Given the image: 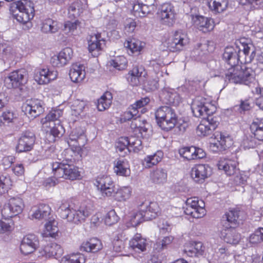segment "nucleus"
<instances>
[{
  "instance_id": "38",
  "label": "nucleus",
  "mask_w": 263,
  "mask_h": 263,
  "mask_svg": "<svg viewBox=\"0 0 263 263\" xmlns=\"http://www.w3.org/2000/svg\"><path fill=\"white\" fill-rule=\"evenodd\" d=\"M237 46H239V44L241 46L245 57V63H249L252 61L254 58V55L253 54L255 52L254 50H253L251 52V55L250 53L251 51V48L253 47V45L250 43L248 39L246 38H241L239 40L236 41V43ZM241 50V49L239 48V52Z\"/></svg>"
},
{
  "instance_id": "30",
  "label": "nucleus",
  "mask_w": 263,
  "mask_h": 263,
  "mask_svg": "<svg viewBox=\"0 0 263 263\" xmlns=\"http://www.w3.org/2000/svg\"><path fill=\"white\" fill-rule=\"evenodd\" d=\"M179 153L182 157L189 161L201 159L205 156L202 149L193 146L180 148Z\"/></svg>"
},
{
  "instance_id": "10",
  "label": "nucleus",
  "mask_w": 263,
  "mask_h": 263,
  "mask_svg": "<svg viewBox=\"0 0 263 263\" xmlns=\"http://www.w3.org/2000/svg\"><path fill=\"white\" fill-rule=\"evenodd\" d=\"M189 43V39L181 32L176 31L164 42V46L171 52H177L183 50Z\"/></svg>"
},
{
  "instance_id": "2",
  "label": "nucleus",
  "mask_w": 263,
  "mask_h": 263,
  "mask_svg": "<svg viewBox=\"0 0 263 263\" xmlns=\"http://www.w3.org/2000/svg\"><path fill=\"white\" fill-rule=\"evenodd\" d=\"M78 203V201L73 198L63 200L59 209L61 218L78 223L84 221L95 209L93 203L89 200L82 202L79 207Z\"/></svg>"
},
{
  "instance_id": "31",
  "label": "nucleus",
  "mask_w": 263,
  "mask_h": 263,
  "mask_svg": "<svg viewBox=\"0 0 263 263\" xmlns=\"http://www.w3.org/2000/svg\"><path fill=\"white\" fill-rule=\"evenodd\" d=\"M40 253L46 258H57L63 254V249L61 245L55 242H50L42 248Z\"/></svg>"
},
{
  "instance_id": "50",
  "label": "nucleus",
  "mask_w": 263,
  "mask_h": 263,
  "mask_svg": "<svg viewBox=\"0 0 263 263\" xmlns=\"http://www.w3.org/2000/svg\"><path fill=\"white\" fill-rule=\"evenodd\" d=\"M12 185V181L8 174L0 175V195L7 192Z\"/></svg>"
},
{
  "instance_id": "18",
  "label": "nucleus",
  "mask_w": 263,
  "mask_h": 263,
  "mask_svg": "<svg viewBox=\"0 0 263 263\" xmlns=\"http://www.w3.org/2000/svg\"><path fill=\"white\" fill-rule=\"evenodd\" d=\"M139 206L141 215L147 219H155L161 214V208L159 203L157 201L145 200Z\"/></svg>"
},
{
  "instance_id": "54",
  "label": "nucleus",
  "mask_w": 263,
  "mask_h": 263,
  "mask_svg": "<svg viewBox=\"0 0 263 263\" xmlns=\"http://www.w3.org/2000/svg\"><path fill=\"white\" fill-rule=\"evenodd\" d=\"M119 219L120 217L114 209H111L107 212L102 219L104 223L108 226L115 224L119 221Z\"/></svg>"
},
{
  "instance_id": "55",
  "label": "nucleus",
  "mask_w": 263,
  "mask_h": 263,
  "mask_svg": "<svg viewBox=\"0 0 263 263\" xmlns=\"http://www.w3.org/2000/svg\"><path fill=\"white\" fill-rule=\"evenodd\" d=\"M139 41L134 39H128L124 42V46L128 49L132 53L140 52L142 47Z\"/></svg>"
},
{
  "instance_id": "34",
  "label": "nucleus",
  "mask_w": 263,
  "mask_h": 263,
  "mask_svg": "<svg viewBox=\"0 0 263 263\" xmlns=\"http://www.w3.org/2000/svg\"><path fill=\"white\" fill-rule=\"evenodd\" d=\"M243 213V212L238 206L230 208L223 215L222 218L226 219L230 224L237 225L241 220Z\"/></svg>"
},
{
  "instance_id": "62",
  "label": "nucleus",
  "mask_w": 263,
  "mask_h": 263,
  "mask_svg": "<svg viewBox=\"0 0 263 263\" xmlns=\"http://www.w3.org/2000/svg\"><path fill=\"white\" fill-rule=\"evenodd\" d=\"M130 217V223L133 227H136L139 225L141 222L142 219L144 218L143 215H141L140 210L139 212L132 213Z\"/></svg>"
},
{
  "instance_id": "5",
  "label": "nucleus",
  "mask_w": 263,
  "mask_h": 263,
  "mask_svg": "<svg viewBox=\"0 0 263 263\" xmlns=\"http://www.w3.org/2000/svg\"><path fill=\"white\" fill-rule=\"evenodd\" d=\"M155 118L158 126L164 132L172 130L178 124V116L172 107L163 106L155 112Z\"/></svg>"
},
{
  "instance_id": "41",
  "label": "nucleus",
  "mask_w": 263,
  "mask_h": 263,
  "mask_svg": "<svg viewBox=\"0 0 263 263\" xmlns=\"http://www.w3.org/2000/svg\"><path fill=\"white\" fill-rule=\"evenodd\" d=\"M59 22L50 18L43 20L41 24V30L44 33H54L59 31Z\"/></svg>"
},
{
  "instance_id": "56",
  "label": "nucleus",
  "mask_w": 263,
  "mask_h": 263,
  "mask_svg": "<svg viewBox=\"0 0 263 263\" xmlns=\"http://www.w3.org/2000/svg\"><path fill=\"white\" fill-rule=\"evenodd\" d=\"M85 258L82 254L67 255L62 258L61 263H85Z\"/></svg>"
},
{
  "instance_id": "17",
  "label": "nucleus",
  "mask_w": 263,
  "mask_h": 263,
  "mask_svg": "<svg viewBox=\"0 0 263 263\" xmlns=\"http://www.w3.org/2000/svg\"><path fill=\"white\" fill-rule=\"evenodd\" d=\"M147 76V73L144 67L140 66H135L129 70L126 75V79L128 82L132 86H138L141 83L146 86L148 83L145 79Z\"/></svg>"
},
{
  "instance_id": "57",
  "label": "nucleus",
  "mask_w": 263,
  "mask_h": 263,
  "mask_svg": "<svg viewBox=\"0 0 263 263\" xmlns=\"http://www.w3.org/2000/svg\"><path fill=\"white\" fill-rule=\"evenodd\" d=\"M128 137H121L115 143L116 150L117 152L121 153L127 149L129 152Z\"/></svg>"
},
{
  "instance_id": "24",
  "label": "nucleus",
  "mask_w": 263,
  "mask_h": 263,
  "mask_svg": "<svg viewBox=\"0 0 263 263\" xmlns=\"http://www.w3.org/2000/svg\"><path fill=\"white\" fill-rule=\"evenodd\" d=\"M39 243V240L35 235H26L23 238L21 242L20 251L25 255L31 254L37 249Z\"/></svg>"
},
{
  "instance_id": "13",
  "label": "nucleus",
  "mask_w": 263,
  "mask_h": 263,
  "mask_svg": "<svg viewBox=\"0 0 263 263\" xmlns=\"http://www.w3.org/2000/svg\"><path fill=\"white\" fill-rule=\"evenodd\" d=\"M25 208L23 199L18 196L11 197L2 210L3 217H14L21 214Z\"/></svg>"
},
{
  "instance_id": "3",
  "label": "nucleus",
  "mask_w": 263,
  "mask_h": 263,
  "mask_svg": "<svg viewBox=\"0 0 263 263\" xmlns=\"http://www.w3.org/2000/svg\"><path fill=\"white\" fill-rule=\"evenodd\" d=\"M65 160L66 162L59 163L55 162L52 164L53 176L48 178L45 181L46 186H53L59 183V179L70 180L71 181L80 180L82 179L81 172L79 168L72 163L75 159L72 154L65 153Z\"/></svg>"
},
{
  "instance_id": "43",
  "label": "nucleus",
  "mask_w": 263,
  "mask_h": 263,
  "mask_svg": "<svg viewBox=\"0 0 263 263\" xmlns=\"http://www.w3.org/2000/svg\"><path fill=\"white\" fill-rule=\"evenodd\" d=\"M112 101V95L109 91H106L98 99L97 107L99 111H104L109 108Z\"/></svg>"
},
{
  "instance_id": "19",
  "label": "nucleus",
  "mask_w": 263,
  "mask_h": 263,
  "mask_svg": "<svg viewBox=\"0 0 263 263\" xmlns=\"http://www.w3.org/2000/svg\"><path fill=\"white\" fill-rule=\"evenodd\" d=\"M36 138L34 134L30 130L23 132L18 140L16 151L18 153L31 151L34 145Z\"/></svg>"
},
{
  "instance_id": "25",
  "label": "nucleus",
  "mask_w": 263,
  "mask_h": 263,
  "mask_svg": "<svg viewBox=\"0 0 263 263\" xmlns=\"http://www.w3.org/2000/svg\"><path fill=\"white\" fill-rule=\"evenodd\" d=\"M58 76L57 70L48 67L39 69L35 74L34 79L40 85L47 84L56 80Z\"/></svg>"
},
{
  "instance_id": "64",
  "label": "nucleus",
  "mask_w": 263,
  "mask_h": 263,
  "mask_svg": "<svg viewBox=\"0 0 263 263\" xmlns=\"http://www.w3.org/2000/svg\"><path fill=\"white\" fill-rule=\"evenodd\" d=\"M252 107V103L250 99L241 100L239 105L238 110L240 112L250 110Z\"/></svg>"
},
{
  "instance_id": "61",
  "label": "nucleus",
  "mask_w": 263,
  "mask_h": 263,
  "mask_svg": "<svg viewBox=\"0 0 263 263\" xmlns=\"http://www.w3.org/2000/svg\"><path fill=\"white\" fill-rule=\"evenodd\" d=\"M146 7V5H141L139 4H135L132 10V14L137 18L144 17L147 13L144 10Z\"/></svg>"
},
{
  "instance_id": "36",
  "label": "nucleus",
  "mask_w": 263,
  "mask_h": 263,
  "mask_svg": "<svg viewBox=\"0 0 263 263\" xmlns=\"http://www.w3.org/2000/svg\"><path fill=\"white\" fill-rule=\"evenodd\" d=\"M147 245L146 239L141 234L136 233L129 240V247L135 251L141 253L146 249Z\"/></svg>"
},
{
  "instance_id": "49",
  "label": "nucleus",
  "mask_w": 263,
  "mask_h": 263,
  "mask_svg": "<svg viewBox=\"0 0 263 263\" xmlns=\"http://www.w3.org/2000/svg\"><path fill=\"white\" fill-rule=\"evenodd\" d=\"M150 177L154 183H160L166 180L167 173L162 168H157L151 173Z\"/></svg>"
},
{
  "instance_id": "33",
  "label": "nucleus",
  "mask_w": 263,
  "mask_h": 263,
  "mask_svg": "<svg viewBox=\"0 0 263 263\" xmlns=\"http://www.w3.org/2000/svg\"><path fill=\"white\" fill-rule=\"evenodd\" d=\"M103 248L102 243L97 237H92L84 241L80 247L81 251L88 253H96Z\"/></svg>"
},
{
  "instance_id": "42",
  "label": "nucleus",
  "mask_w": 263,
  "mask_h": 263,
  "mask_svg": "<svg viewBox=\"0 0 263 263\" xmlns=\"http://www.w3.org/2000/svg\"><path fill=\"white\" fill-rule=\"evenodd\" d=\"M250 130L254 139L263 141V118L253 121L250 125Z\"/></svg>"
},
{
  "instance_id": "12",
  "label": "nucleus",
  "mask_w": 263,
  "mask_h": 263,
  "mask_svg": "<svg viewBox=\"0 0 263 263\" xmlns=\"http://www.w3.org/2000/svg\"><path fill=\"white\" fill-rule=\"evenodd\" d=\"M86 141V136L83 131L80 129H73L69 134L67 141L70 150H66L64 153L67 154H73L77 152L80 154L82 147L84 145Z\"/></svg>"
},
{
  "instance_id": "63",
  "label": "nucleus",
  "mask_w": 263,
  "mask_h": 263,
  "mask_svg": "<svg viewBox=\"0 0 263 263\" xmlns=\"http://www.w3.org/2000/svg\"><path fill=\"white\" fill-rule=\"evenodd\" d=\"M174 240V237L172 236H165L159 241L156 242L157 248L159 249H164L172 243Z\"/></svg>"
},
{
  "instance_id": "39",
  "label": "nucleus",
  "mask_w": 263,
  "mask_h": 263,
  "mask_svg": "<svg viewBox=\"0 0 263 263\" xmlns=\"http://www.w3.org/2000/svg\"><path fill=\"white\" fill-rule=\"evenodd\" d=\"M86 72L83 65H73L69 72L71 80L75 83H81L85 79Z\"/></svg>"
},
{
  "instance_id": "14",
  "label": "nucleus",
  "mask_w": 263,
  "mask_h": 263,
  "mask_svg": "<svg viewBox=\"0 0 263 263\" xmlns=\"http://www.w3.org/2000/svg\"><path fill=\"white\" fill-rule=\"evenodd\" d=\"M28 73L24 68L11 72L4 80L5 86L8 89L18 88L27 82Z\"/></svg>"
},
{
  "instance_id": "27",
  "label": "nucleus",
  "mask_w": 263,
  "mask_h": 263,
  "mask_svg": "<svg viewBox=\"0 0 263 263\" xmlns=\"http://www.w3.org/2000/svg\"><path fill=\"white\" fill-rule=\"evenodd\" d=\"M238 162L237 158L222 157L218 160L217 166L219 170L223 171L228 176L236 173Z\"/></svg>"
},
{
  "instance_id": "40",
  "label": "nucleus",
  "mask_w": 263,
  "mask_h": 263,
  "mask_svg": "<svg viewBox=\"0 0 263 263\" xmlns=\"http://www.w3.org/2000/svg\"><path fill=\"white\" fill-rule=\"evenodd\" d=\"M163 158L162 151H157L153 155H147L142 161V165L146 168H150L157 165Z\"/></svg>"
},
{
  "instance_id": "53",
  "label": "nucleus",
  "mask_w": 263,
  "mask_h": 263,
  "mask_svg": "<svg viewBox=\"0 0 263 263\" xmlns=\"http://www.w3.org/2000/svg\"><path fill=\"white\" fill-rule=\"evenodd\" d=\"M110 63L115 69L118 70H123L127 68L128 62L124 56L121 55L111 60Z\"/></svg>"
},
{
  "instance_id": "37",
  "label": "nucleus",
  "mask_w": 263,
  "mask_h": 263,
  "mask_svg": "<svg viewBox=\"0 0 263 263\" xmlns=\"http://www.w3.org/2000/svg\"><path fill=\"white\" fill-rule=\"evenodd\" d=\"M132 193L133 190L130 186H123L115 190L111 198L116 201L124 202L131 198Z\"/></svg>"
},
{
  "instance_id": "20",
  "label": "nucleus",
  "mask_w": 263,
  "mask_h": 263,
  "mask_svg": "<svg viewBox=\"0 0 263 263\" xmlns=\"http://www.w3.org/2000/svg\"><path fill=\"white\" fill-rule=\"evenodd\" d=\"M219 122L216 117L209 116L203 119L198 125L196 132L199 136H207L211 135L217 127Z\"/></svg>"
},
{
  "instance_id": "15",
  "label": "nucleus",
  "mask_w": 263,
  "mask_h": 263,
  "mask_svg": "<svg viewBox=\"0 0 263 263\" xmlns=\"http://www.w3.org/2000/svg\"><path fill=\"white\" fill-rule=\"evenodd\" d=\"M174 6L170 3H165L160 6L157 12L158 18L163 25L171 26L176 20Z\"/></svg>"
},
{
  "instance_id": "60",
  "label": "nucleus",
  "mask_w": 263,
  "mask_h": 263,
  "mask_svg": "<svg viewBox=\"0 0 263 263\" xmlns=\"http://www.w3.org/2000/svg\"><path fill=\"white\" fill-rule=\"evenodd\" d=\"M140 117H134L131 120L130 128L133 129L134 132H138L139 133H141L143 129L144 122L141 121Z\"/></svg>"
},
{
  "instance_id": "22",
  "label": "nucleus",
  "mask_w": 263,
  "mask_h": 263,
  "mask_svg": "<svg viewBox=\"0 0 263 263\" xmlns=\"http://www.w3.org/2000/svg\"><path fill=\"white\" fill-rule=\"evenodd\" d=\"M150 99L148 97L142 98L132 104L126 111L124 112L121 118V121L125 122L130 120L134 117H140L139 109L147 105Z\"/></svg>"
},
{
  "instance_id": "21",
  "label": "nucleus",
  "mask_w": 263,
  "mask_h": 263,
  "mask_svg": "<svg viewBox=\"0 0 263 263\" xmlns=\"http://www.w3.org/2000/svg\"><path fill=\"white\" fill-rule=\"evenodd\" d=\"M22 109L26 115L32 118L39 116L44 111L41 101L36 99L26 100L22 106Z\"/></svg>"
},
{
  "instance_id": "51",
  "label": "nucleus",
  "mask_w": 263,
  "mask_h": 263,
  "mask_svg": "<svg viewBox=\"0 0 263 263\" xmlns=\"http://www.w3.org/2000/svg\"><path fill=\"white\" fill-rule=\"evenodd\" d=\"M0 51H2L3 56L6 58L11 59L14 57L12 47L2 37H0Z\"/></svg>"
},
{
  "instance_id": "7",
  "label": "nucleus",
  "mask_w": 263,
  "mask_h": 263,
  "mask_svg": "<svg viewBox=\"0 0 263 263\" xmlns=\"http://www.w3.org/2000/svg\"><path fill=\"white\" fill-rule=\"evenodd\" d=\"M191 109L194 116L200 117L204 115L212 116L217 110L215 105L207 102L206 99L201 96H197L193 99Z\"/></svg>"
},
{
  "instance_id": "58",
  "label": "nucleus",
  "mask_w": 263,
  "mask_h": 263,
  "mask_svg": "<svg viewBox=\"0 0 263 263\" xmlns=\"http://www.w3.org/2000/svg\"><path fill=\"white\" fill-rule=\"evenodd\" d=\"M81 25V22L79 20L73 21L67 20L64 23L63 30L67 33H72Z\"/></svg>"
},
{
  "instance_id": "9",
  "label": "nucleus",
  "mask_w": 263,
  "mask_h": 263,
  "mask_svg": "<svg viewBox=\"0 0 263 263\" xmlns=\"http://www.w3.org/2000/svg\"><path fill=\"white\" fill-rule=\"evenodd\" d=\"M213 141L210 143L211 149L215 153L222 152L231 146L233 140L227 132L217 131L213 135Z\"/></svg>"
},
{
  "instance_id": "23",
  "label": "nucleus",
  "mask_w": 263,
  "mask_h": 263,
  "mask_svg": "<svg viewBox=\"0 0 263 263\" xmlns=\"http://www.w3.org/2000/svg\"><path fill=\"white\" fill-rule=\"evenodd\" d=\"M73 50L70 47H65L58 54L53 55L50 63L53 67H62L67 65L73 56Z\"/></svg>"
},
{
  "instance_id": "4",
  "label": "nucleus",
  "mask_w": 263,
  "mask_h": 263,
  "mask_svg": "<svg viewBox=\"0 0 263 263\" xmlns=\"http://www.w3.org/2000/svg\"><path fill=\"white\" fill-rule=\"evenodd\" d=\"M63 114L61 109H52L41 120L46 138L50 143L58 141L65 133V128L60 120Z\"/></svg>"
},
{
  "instance_id": "16",
  "label": "nucleus",
  "mask_w": 263,
  "mask_h": 263,
  "mask_svg": "<svg viewBox=\"0 0 263 263\" xmlns=\"http://www.w3.org/2000/svg\"><path fill=\"white\" fill-rule=\"evenodd\" d=\"M96 186L104 197L111 198L116 190L115 182L107 175L98 177L96 179Z\"/></svg>"
},
{
  "instance_id": "1",
  "label": "nucleus",
  "mask_w": 263,
  "mask_h": 263,
  "mask_svg": "<svg viewBox=\"0 0 263 263\" xmlns=\"http://www.w3.org/2000/svg\"><path fill=\"white\" fill-rule=\"evenodd\" d=\"M223 59L227 63L226 79L235 84L249 85L254 79V71L246 65L238 64L239 55L232 46H227L223 53Z\"/></svg>"
},
{
  "instance_id": "6",
  "label": "nucleus",
  "mask_w": 263,
  "mask_h": 263,
  "mask_svg": "<svg viewBox=\"0 0 263 263\" xmlns=\"http://www.w3.org/2000/svg\"><path fill=\"white\" fill-rule=\"evenodd\" d=\"M15 8L18 11L16 13L13 10L12 6L10 11L15 18L18 22L22 24H26L33 18L35 15L34 4L30 0H19L15 2L13 4Z\"/></svg>"
},
{
  "instance_id": "35",
  "label": "nucleus",
  "mask_w": 263,
  "mask_h": 263,
  "mask_svg": "<svg viewBox=\"0 0 263 263\" xmlns=\"http://www.w3.org/2000/svg\"><path fill=\"white\" fill-rule=\"evenodd\" d=\"M114 173L118 176L127 177L130 174V165L125 159H118L114 162Z\"/></svg>"
},
{
  "instance_id": "52",
  "label": "nucleus",
  "mask_w": 263,
  "mask_h": 263,
  "mask_svg": "<svg viewBox=\"0 0 263 263\" xmlns=\"http://www.w3.org/2000/svg\"><path fill=\"white\" fill-rule=\"evenodd\" d=\"M15 119L16 117L13 111L5 110L0 116V126L9 125L10 123H14Z\"/></svg>"
},
{
  "instance_id": "26",
  "label": "nucleus",
  "mask_w": 263,
  "mask_h": 263,
  "mask_svg": "<svg viewBox=\"0 0 263 263\" xmlns=\"http://www.w3.org/2000/svg\"><path fill=\"white\" fill-rule=\"evenodd\" d=\"M211 168L208 165L199 164L192 168L191 175L196 182L201 183L211 175Z\"/></svg>"
},
{
  "instance_id": "32",
  "label": "nucleus",
  "mask_w": 263,
  "mask_h": 263,
  "mask_svg": "<svg viewBox=\"0 0 263 263\" xmlns=\"http://www.w3.org/2000/svg\"><path fill=\"white\" fill-rule=\"evenodd\" d=\"M204 246L200 241L186 243L184 246L183 252L191 257H199L203 254Z\"/></svg>"
},
{
  "instance_id": "8",
  "label": "nucleus",
  "mask_w": 263,
  "mask_h": 263,
  "mask_svg": "<svg viewBox=\"0 0 263 263\" xmlns=\"http://www.w3.org/2000/svg\"><path fill=\"white\" fill-rule=\"evenodd\" d=\"M204 206L205 204L203 200H199L196 197H190L186 200L184 212L185 215L193 218H200L206 214Z\"/></svg>"
},
{
  "instance_id": "59",
  "label": "nucleus",
  "mask_w": 263,
  "mask_h": 263,
  "mask_svg": "<svg viewBox=\"0 0 263 263\" xmlns=\"http://www.w3.org/2000/svg\"><path fill=\"white\" fill-rule=\"evenodd\" d=\"M129 152H138L142 149V141L141 139L136 137L128 138Z\"/></svg>"
},
{
  "instance_id": "44",
  "label": "nucleus",
  "mask_w": 263,
  "mask_h": 263,
  "mask_svg": "<svg viewBox=\"0 0 263 263\" xmlns=\"http://www.w3.org/2000/svg\"><path fill=\"white\" fill-rule=\"evenodd\" d=\"M58 224V222L54 219L47 222L45 225V229L43 233V236L53 238L58 236L59 231Z\"/></svg>"
},
{
  "instance_id": "48",
  "label": "nucleus",
  "mask_w": 263,
  "mask_h": 263,
  "mask_svg": "<svg viewBox=\"0 0 263 263\" xmlns=\"http://www.w3.org/2000/svg\"><path fill=\"white\" fill-rule=\"evenodd\" d=\"M86 0H75L69 6L68 10L73 15L79 16L86 8Z\"/></svg>"
},
{
  "instance_id": "46",
  "label": "nucleus",
  "mask_w": 263,
  "mask_h": 263,
  "mask_svg": "<svg viewBox=\"0 0 263 263\" xmlns=\"http://www.w3.org/2000/svg\"><path fill=\"white\" fill-rule=\"evenodd\" d=\"M13 217H3L0 220V234H10L15 228Z\"/></svg>"
},
{
  "instance_id": "28",
  "label": "nucleus",
  "mask_w": 263,
  "mask_h": 263,
  "mask_svg": "<svg viewBox=\"0 0 263 263\" xmlns=\"http://www.w3.org/2000/svg\"><path fill=\"white\" fill-rule=\"evenodd\" d=\"M219 236L227 243L233 245L238 243L240 239V235L231 226H223L220 230Z\"/></svg>"
},
{
  "instance_id": "45",
  "label": "nucleus",
  "mask_w": 263,
  "mask_h": 263,
  "mask_svg": "<svg viewBox=\"0 0 263 263\" xmlns=\"http://www.w3.org/2000/svg\"><path fill=\"white\" fill-rule=\"evenodd\" d=\"M51 209L49 205L40 204L37 210L32 214V217L37 219H47L51 214Z\"/></svg>"
},
{
  "instance_id": "29",
  "label": "nucleus",
  "mask_w": 263,
  "mask_h": 263,
  "mask_svg": "<svg viewBox=\"0 0 263 263\" xmlns=\"http://www.w3.org/2000/svg\"><path fill=\"white\" fill-rule=\"evenodd\" d=\"M194 25L197 29L203 33L211 32L215 26L212 18L200 15L196 16L194 20Z\"/></svg>"
},
{
  "instance_id": "11",
  "label": "nucleus",
  "mask_w": 263,
  "mask_h": 263,
  "mask_svg": "<svg viewBox=\"0 0 263 263\" xmlns=\"http://www.w3.org/2000/svg\"><path fill=\"white\" fill-rule=\"evenodd\" d=\"M87 50L93 57H98L103 52L106 41L102 36L101 33H92L87 37Z\"/></svg>"
},
{
  "instance_id": "47",
  "label": "nucleus",
  "mask_w": 263,
  "mask_h": 263,
  "mask_svg": "<svg viewBox=\"0 0 263 263\" xmlns=\"http://www.w3.org/2000/svg\"><path fill=\"white\" fill-rule=\"evenodd\" d=\"M228 4V0H211L209 7L214 13H220L227 9Z\"/></svg>"
}]
</instances>
